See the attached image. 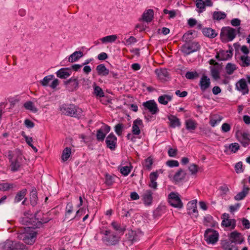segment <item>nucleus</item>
Wrapping results in <instances>:
<instances>
[{"instance_id":"nucleus-25","label":"nucleus","mask_w":250,"mask_h":250,"mask_svg":"<svg viewBox=\"0 0 250 250\" xmlns=\"http://www.w3.org/2000/svg\"><path fill=\"white\" fill-rule=\"evenodd\" d=\"M202 33L204 36L211 39L214 38L217 35L215 30L209 27L203 28Z\"/></svg>"},{"instance_id":"nucleus-55","label":"nucleus","mask_w":250,"mask_h":250,"mask_svg":"<svg viewBox=\"0 0 250 250\" xmlns=\"http://www.w3.org/2000/svg\"><path fill=\"white\" fill-rule=\"evenodd\" d=\"M196 5L200 9L199 12H202L205 8V2L203 0H197Z\"/></svg>"},{"instance_id":"nucleus-12","label":"nucleus","mask_w":250,"mask_h":250,"mask_svg":"<svg viewBox=\"0 0 250 250\" xmlns=\"http://www.w3.org/2000/svg\"><path fill=\"white\" fill-rule=\"evenodd\" d=\"M144 107L148 109L152 114H156L159 111L157 104L154 100H150L143 104Z\"/></svg>"},{"instance_id":"nucleus-45","label":"nucleus","mask_w":250,"mask_h":250,"mask_svg":"<svg viewBox=\"0 0 250 250\" xmlns=\"http://www.w3.org/2000/svg\"><path fill=\"white\" fill-rule=\"evenodd\" d=\"M199 75L196 71H188L185 75L187 79L189 80H194L197 78Z\"/></svg>"},{"instance_id":"nucleus-30","label":"nucleus","mask_w":250,"mask_h":250,"mask_svg":"<svg viewBox=\"0 0 250 250\" xmlns=\"http://www.w3.org/2000/svg\"><path fill=\"white\" fill-rule=\"evenodd\" d=\"M203 223L204 225L212 228L214 227L216 225V222L214 221L213 217L209 214H208L204 217Z\"/></svg>"},{"instance_id":"nucleus-35","label":"nucleus","mask_w":250,"mask_h":250,"mask_svg":"<svg viewBox=\"0 0 250 250\" xmlns=\"http://www.w3.org/2000/svg\"><path fill=\"white\" fill-rule=\"evenodd\" d=\"M71 154V149L70 147H66L62 151V160L65 162L68 160Z\"/></svg>"},{"instance_id":"nucleus-10","label":"nucleus","mask_w":250,"mask_h":250,"mask_svg":"<svg viewBox=\"0 0 250 250\" xmlns=\"http://www.w3.org/2000/svg\"><path fill=\"white\" fill-rule=\"evenodd\" d=\"M143 233L141 231H133L129 230L125 235L126 239L132 244L134 242L140 240V238L142 237Z\"/></svg>"},{"instance_id":"nucleus-56","label":"nucleus","mask_w":250,"mask_h":250,"mask_svg":"<svg viewBox=\"0 0 250 250\" xmlns=\"http://www.w3.org/2000/svg\"><path fill=\"white\" fill-rule=\"evenodd\" d=\"M124 128V125L122 124H118L115 126V131L116 134L120 136L122 134Z\"/></svg>"},{"instance_id":"nucleus-41","label":"nucleus","mask_w":250,"mask_h":250,"mask_svg":"<svg viewBox=\"0 0 250 250\" xmlns=\"http://www.w3.org/2000/svg\"><path fill=\"white\" fill-rule=\"evenodd\" d=\"M237 69L236 65L231 63H228L226 66V71L229 75H231Z\"/></svg>"},{"instance_id":"nucleus-15","label":"nucleus","mask_w":250,"mask_h":250,"mask_svg":"<svg viewBox=\"0 0 250 250\" xmlns=\"http://www.w3.org/2000/svg\"><path fill=\"white\" fill-rule=\"evenodd\" d=\"M153 192L150 190H146L142 195V200L146 206H149L152 204L153 201Z\"/></svg>"},{"instance_id":"nucleus-8","label":"nucleus","mask_w":250,"mask_h":250,"mask_svg":"<svg viewBox=\"0 0 250 250\" xmlns=\"http://www.w3.org/2000/svg\"><path fill=\"white\" fill-rule=\"evenodd\" d=\"M168 203L169 204L174 207L181 208L183 207V203L177 193L173 192H171L168 196Z\"/></svg>"},{"instance_id":"nucleus-36","label":"nucleus","mask_w":250,"mask_h":250,"mask_svg":"<svg viewBox=\"0 0 250 250\" xmlns=\"http://www.w3.org/2000/svg\"><path fill=\"white\" fill-rule=\"evenodd\" d=\"M26 192L27 189L26 188H23L19 191L15 197L14 202L18 203L20 202L25 197Z\"/></svg>"},{"instance_id":"nucleus-48","label":"nucleus","mask_w":250,"mask_h":250,"mask_svg":"<svg viewBox=\"0 0 250 250\" xmlns=\"http://www.w3.org/2000/svg\"><path fill=\"white\" fill-rule=\"evenodd\" d=\"M106 136V133L103 131L102 128H100L97 131L96 139L98 141H104Z\"/></svg>"},{"instance_id":"nucleus-22","label":"nucleus","mask_w":250,"mask_h":250,"mask_svg":"<svg viewBox=\"0 0 250 250\" xmlns=\"http://www.w3.org/2000/svg\"><path fill=\"white\" fill-rule=\"evenodd\" d=\"M153 17V10L149 9L144 11L142 16V20L147 22H150L152 21Z\"/></svg>"},{"instance_id":"nucleus-62","label":"nucleus","mask_w":250,"mask_h":250,"mask_svg":"<svg viewBox=\"0 0 250 250\" xmlns=\"http://www.w3.org/2000/svg\"><path fill=\"white\" fill-rule=\"evenodd\" d=\"M235 169L237 173L243 172L244 169L243 168V163L242 162H239L236 164L235 166Z\"/></svg>"},{"instance_id":"nucleus-14","label":"nucleus","mask_w":250,"mask_h":250,"mask_svg":"<svg viewBox=\"0 0 250 250\" xmlns=\"http://www.w3.org/2000/svg\"><path fill=\"white\" fill-rule=\"evenodd\" d=\"M117 137L113 133H110L106 138L105 143L107 147L111 150H115L117 146Z\"/></svg>"},{"instance_id":"nucleus-23","label":"nucleus","mask_w":250,"mask_h":250,"mask_svg":"<svg viewBox=\"0 0 250 250\" xmlns=\"http://www.w3.org/2000/svg\"><path fill=\"white\" fill-rule=\"evenodd\" d=\"M168 119L169 121V126L172 128L180 127L181 125L180 120L176 116L170 115L168 116Z\"/></svg>"},{"instance_id":"nucleus-7","label":"nucleus","mask_w":250,"mask_h":250,"mask_svg":"<svg viewBox=\"0 0 250 250\" xmlns=\"http://www.w3.org/2000/svg\"><path fill=\"white\" fill-rule=\"evenodd\" d=\"M218 232L211 229H208L204 234L205 240L208 244H215L218 240Z\"/></svg>"},{"instance_id":"nucleus-9","label":"nucleus","mask_w":250,"mask_h":250,"mask_svg":"<svg viewBox=\"0 0 250 250\" xmlns=\"http://www.w3.org/2000/svg\"><path fill=\"white\" fill-rule=\"evenodd\" d=\"M66 88L70 92L77 90L79 86V81L77 78L72 77L69 80L64 81Z\"/></svg>"},{"instance_id":"nucleus-64","label":"nucleus","mask_w":250,"mask_h":250,"mask_svg":"<svg viewBox=\"0 0 250 250\" xmlns=\"http://www.w3.org/2000/svg\"><path fill=\"white\" fill-rule=\"evenodd\" d=\"M178 150L176 148L170 147L167 151L168 155L170 157H175L177 154Z\"/></svg>"},{"instance_id":"nucleus-49","label":"nucleus","mask_w":250,"mask_h":250,"mask_svg":"<svg viewBox=\"0 0 250 250\" xmlns=\"http://www.w3.org/2000/svg\"><path fill=\"white\" fill-rule=\"evenodd\" d=\"M30 199L31 204L32 206L34 207L37 204L38 196L36 191L32 192Z\"/></svg>"},{"instance_id":"nucleus-18","label":"nucleus","mask_w":250,"mask_h":250,"mask_svg":"<svg viewBox=\"0 0 250 250\" xmlns=\"http://www.w3.org/2000/svg\"><path fill=\"white\" fill-rule=\"evenodd\" d=\"M40 213V212L39 211H38L35 213V216L36 217V221L35 226V228L36 229L41 228L43 224L46 223L51 220V218H50L44 217L41 218L39 215Z\"/></svg>"},{"instance_id":"nucleus-47","label":"nucleus","mask_w":250,"mask_h":250,"mask_svg":"<svg viewBox=\"0 0 250 250\" xmlns=\"http://www.w3.org/2000/svg\"><path fill=\"white\" fill-rule=\"evenodd\" d=\"M73 211V206L72 203L71 202L68 203L65 208V218H69V215L72 213Z\"/></svg>"},{"instance_id":"nucleus-20","label":"nucleus","mask_w":250,"mask_h":250,"mask_svg":"<svg viewBox=\"0 0 250 250\" xmlns=\"http://www.w3.org/2000/svg\"><path fill=\"white\" fill-rule=\"evenodd\" d=\"M196 203L197 201L195 200L189 202L188 204V213L190 215H194L195 217H197L198 215Z\"/></svg>"},{"instance_id":"nucleus-21","label":"nucleus","mask_w":250,"mask_h":250,"mask_svg":"<svg viewBox=\"0 0 250 250\" xmlns=\"http://www.w3.org/2000/svg\"><path fill=\"white\" fill-rule=\"evenodd\" d=\"M143 126V121L141 119L138 118L135 120L133 123L132 132L134 135H139L141 133L139 126Z\"/></svg>"},{"instance_id":"nucleus-59","label":"nucleus","mask_w":250,"mask_h":250,"mask_svg":"<svg viewBox=\"0 0 250 250\" xmlns=\"http://www.w3.org/2000/svg\"><path fill=\"white\" fill-rule=\"evenodd\" d=\"M131 171V168L128 166L122 167L120 168V172L124 176H127Z\"/></svg>"},{"instance_id":"nucleus-11","label":"nucleus","mask_w":250,"mask_h":250,"mask_svg":"<svg viewBox=\"0 0 250 250\" xmlns=\"http://www.w3.org/2000/svg\"><path fill=\"white\" fill-rule=\"evenodd\" d=\"M228 237L229 238L228 241L236 245L237 244H241L244 241V238L242 234L237 231L231 232L229 234Z\"/></svg>"},{"instance_id":"nucleus-52","label":"nucleus","mask_w":250,"mask_h":250,"mask_svg":"<svg viewBox=\"0 0 250 250\" xmlns=\"http://www.w3.org/2000/svg\"><path fill=\"white\" fill-rule=\"evenodd\" d=\"M240 60L242 61V66L248 67L250 65V59L248 56H242Z\"/></svg>"},{"instance_id":"nucleus-16","label":"nucleus","mask_w":250,"mask_h":250,"mask_svg":"<svg viewBox=\"0 0 250 250\" xmlns=\"http://www.w3.org/2000/svg\"><path fill=\"white\" fill-rule=\"evenodd\" d=\"M201 90L205 92L210 86V80L208 77L205 75L202 76L199 84Z\"/></svg>"},{"instance_id":"nucleus-24","label":"nucleus","mask_w":250,"mask_h":250,"mask_svg":"<svg viewBox=\"0 0 250 250\" xmlns=\"http://www.w3.org/2000/svg\"><path fill=\"white\" fill-rule=\"evenodd\" d=\"M215 57L219 61H226L231 58V55L228 53V51L222 50L219 51Z\"/></svg>"},{"instance_id":"nucleus-58","label":"nucleus","mask_w":250,"mask_h":250,"mask_svg":"<svg viewBox=\"0 0 250 250\" xmlns=\"http://www.w3.org/2000/svg\"><path fill=\"white\" fill-rule=\"evenodd\" d=\"M198 166L194 164H191L188 167V169L192 175L196 174L198 171Z\"/></svg>"},{"instance_id":"nucleus-54","label":"nucleus","mask_w":250,"mask_h":250,"mask_svg":"<svg viewBox=\"0 0 250 250\" xmlns=\"http://www.w3.org/2000/svg\"><path fill=\"white\" fill-rule=\"evenodd\" d=\"M54 76L53 75H48L45 76L43 80L40 81L41 84L43 86H46L48 85L49 82L51 80Z\"/></svg>"},{"instance_id":"nucleus-61","label":"nucleus","mask_w":250,"mask_h":250,"mask_svg":"<svg viewBox=\"0 0 250 250\" xmlns=\"http://www.w3.org/2000/svg\"><path fill=\"white\" fill-rule=\"evenodd\" d=\"M85 213V209L83 208H81L78 211H77L75 216L73 218H71L70 220H73L75 218L79 219L81 217V216Z\"/></svg>"},{"instance_id":"nucleus-42","label":"nucleus","mask_w":250,"mask_h":250,"mask_svg":"<svg viewBox=\"0 0 250 250\" xmlns=\"http://www.w3.org/2000/svg\"><path fill=\"white\" fill-rule=\"evenodd\" d=\"M14 187H15V185L12 183H4L0 184V190L2 191H7Z\"/></svg>"},{"instance_id":"nucleus-29","label":"nucleus","mask_w":250,"mask_h":250,"mask_svg":"<svg viewBox=\"0 0 250 250\" xmlns=\"http://www.w3.org/2000/svg\"><path fill=\"white\" fill-rule=\"evenodd\" d=\"M186 128L187 130L192 132L197 127V123L193 120L188 119L185 122Z\"/></svg>"},{"instance_id":"nucleus-46","label":"nucleus","mask_w":250,"mask_h":250,"mask_svg":"<svg viewBox=\"0 0 250 250\" xmlns=\"http://www.w3.org/2000/svg\"><path fill=\"white\" fill-rule=\"evenodd\" d=\"M21 166L20 162L18 159H16L15 161H12L10 167L12 171H18Z\"/></svg>"},{"instance_id":"nucleus-32","label":"nucleus","mask_w":250,"mask_h":250,"mask_svg":"<svg viewBox=\"0 0 250 250\" xmlns=\"http://www.w3.org/2000/svg\"><path fill=\"white\" fill-rule=\"evenodd\" d=\"M83 55V54L82 51H75L69 57L68 62H75L82 58Z\"/></svg>"},{"instance_id":"nucleus-43","label":"nucleus","mask_w":250,"mask_h":250,"mask_svg":"<svg viewBox=\"0 0 250 250\" xmlns=\"http://www.w3.org/2000/svg\"><path fill=\"white\" fill-rule=\"evenodd\" d=\"M105 184L110 186L114 183V176L111 175L108 173L105 175Z\"/></svg>"},{"instance_id":"nucleus-19","label":"nucleus","mask_w":250,"mask_h":250,"mask_svg":"<svg viewBox=\"0 0 250 250\" xmlns=\"http://www.w3.org/2000/svg\"><path fill=\"white\" fill-rule=\"evenodd\" d=\"M221 248L223 250H239L238 247L228 240H222L221 241Z\"/></svg>"},{"instance_id":"nucleus-34","label":"nucleus","mask_w":250,"mask_h":250,"mask_svg":"<svg viewBox=\"0 0 250 250\" xmlns=\"http://www.w3.org/2000/svg\"><path fill=\"white\" fill-rule=\"evenodd\" d=\"M172 98V97L170 95L164 94L158 98V102L162 104L166 105L168 102L171 101Z\"/></svg>"},{"instance_id":"nucleus-6","label":"nucleus","mask_w":250,"mask_h":250,"mask_svg":"<svg viewBox=\"0 0 250 250\" xmlns=\"http://www.w3.org/2000/svg\"><path fill=\"white\" fill-rule=\"evenodd\" d=\"M200 49V45L197 42L186 43L181 47V51L185 56L196 52Z\"/></svg>"},{"instance_id":"nucleus-17","label":"nucleus","mask_w":250,"mask_h":250,"mask_svg":"<svg viewBox=\"0 0 250 250\" xmlns=\"http://www.w3.org/2000/svg\"><path fill=\"white\" fill-rule=\"evenodd\" d=\"M72 71L70 68L63 67L60 69L56 73L57 76L62 79H65L71 74Z\"/></svg>"},{"instance_id":"nucleus-28","label":"nucleus","mask_w":250,"mask_h":250,"mask_svg":"<svg viewBox=\"0 0 250 250\" xmlns=\"http://www.w3.org/2000/svg\"><path fill=\"white\" fill-rule=\"evenodd\" d=\"M187 175V173L183 169L180 168L174 174L173 179L177 182L184 180Z\"/></svg>"},{"instance_id":"nucleus-26","label":"nucleus","mask_w":250,"mask_h":250,"mask_svg":"<svg viewBox=\"0 0 250 250\" xmlns=\"http://www.w3.org/2000/svg\"><path fill=\"white\" fill-rule=\"evenodd\" d=\"M96 71L100 76H105L109 74V70L105 67L104 64H99L96 66Z\"/></svg>"},{"instance_id":"nucleus-4","label":"nucleus","mask_w":250,"mask_h":250,"mask_svg":"<svg viewBox=\"0 0 250 250\" xmlns=\"http://www.w3.org/2000/svg\"><path fill=\"white\" fill-rule=\"evenodd\" d=\"M101 233L104 235L102 241L107 246L115 245L119 241V237L115 234H111L110 230L101 231Z\"/></svg>"},{"instance_id":"nucleus-51","label":"nucleus","mask_w":250,"mask_h":250,"mask_svg":"<svg viewBox=\"0 0 250 250\" xmlns=\"http://www.w3.org/2000/svg\"><path fill=\"white\" fill-rule=\"evenodd\" d=\"M94 94L97 97H103L104 94L102 89L99 86H95L94 88Z\"/></svg>"},{"instance_id":"nucleus-53","label":"nucleus","mask_w":250,"mask_h":250,"mask_svg":"<svg viewBox=\"0 0 250 250\" xmlns=\"http://www.w3.org/2000/svg\"><path fill=\"white\" fill-rule=\"evenodd\" d=\"M153 161L151 157H148L145 160L144 167L146 169L150 170L151 169L152 165L153 164Z\"/></svg>"},{"instance_id":"nucleus-60","label":"nucleus","mask_w":250,"mask_h":250,"mask_svg":"<svg viewBox=\"0 0 250 250\" xmlns=\"http://www.w3.org/2000/svg\"><path fill=\"white\" fill-rule=\"evenodd\" d=\"M111 226L114 229L121 232H124L125 230V229L122 228L120 225L116 222H113L111 223Z\"/></svg>"},{"instance_id":"nucleus-31","label":"nucleus","mask_w":250,"mask_h":250,"mask_svg":"<svg viewBox=\"0 0 250 250\" xmlns=\"http://www.w3.org/2000/svg\"><path fill=\"white\" fill-rule=\"evenodd\" d=\"M37 232H33L32 233H27L25 238L24 240V242L28 245H32L35 242L36 237L37 236Z\"/></svg>"},{"instance_id":"nucleus-2","label":"nucleus","mask_w":250,"mask_h":250,"mask_svg":"<svg viewBox=\"0 0 250 250\" xmlns=\"http://www.w3.org/2000/svg\"><path fill=\"white\" fill-rule=\"evenodd\" d=\"M236 30L229 26L223 27L221 30L220 39L222 42L232 41L236 37Z\"/></svg>"},{"instance_id":"nucleus-38","label":"nucleus","mask_w":250,"mask_h":250,"mask_svg":"<svg viewBox=\"0 0 250 250\" xmlns=\"http://www.w3.org/2000/svg\"><path fill=\"white\" fill-rule=\"evenodd\" d=\"M24 108L27 110L32 111V112L36 113L38 111V109L36 108L31 101H28L25 102L23 105Z\"/></svg>"},{"instance_id":"nucleus-50","label":"nucleus","mask_w":250,"mask_h":250,"mask_svg":"<svg viewBox=\"0 0 250 250\" xmlns=\"http://www.w3.org/2000/svg\"><path fill=\"white\" fill-rule=\"evenodd\" d=\"M210 71L211 75L214 80H218L220 79V77L219 72L216 68L211 67Z\"/></svg>"},{"instance_id":"nucleus-44","label":"nucleus","mask_w":250,"mask_h":250,"mask_svg":"<svg viewBox=\"0 0 250 250\" xmlns=\"http://www.w3.org/2000/svg\"><path fill=\"white\" fill-rule=\"evenodd\" d=\"M193 33L191 31H188L183 36V40L186 43H189L193 39Z\"/></svg>"},{"instance_id":"nucleus-3","label":"nucleus","mask_w":250,"mask_h":250,"mask_svg":"<svg viewBox=\"0 0 250 250\" xmlns=\"http://www.w3.org/2000/svg\"><path fill=\"white\" fill-rule=\"evenodd\" d=\"M19 221L22 225L29 226V228L36 229L35 225L36 221L35 214L31 213L30 210L25 211L23 213V216L20 218Z\"/></svg>"},{"instance_id":"nucleus-37","label":"nucleus","mask_w":250,"mask_h":250,"mask_svg":"<svg viewBox=\"0 0 250 250\" xmlns=\"http://www.w3.org/2000/svg\"><path fill=\"white\" fill-rule=\"evenodd\" d=\"M222 225L225 227H230L231 229H234L236 227V220L234 219H228V220H223Z\"/></svg>"},{"instance_id":"nucleus-5","label":"nucleus","mask_w":250,"mask_h":250,"mask_svg":"<svg viewBox=\"0 0 250 250\" xmlns=\"http://www.w3.org/2000/svg\"><path fill=\"white\" fill-rule=\"evenodd\" d=\"M2 248L4 250H27L24 244L10 240L3 243Z\"/></svg>"},{"instance_id":"nucleus-13","label":"nucleus","mask_w":250,"mask_h":250,"mask_svg":"<svg viewBox=\"0 0 250 250\" xmlns=\"http://www.w3.org/2000/svg\"><path fill=\"white\" fill-rule=\"evenodd\" d=\"M236 89L242 93L243 95L247 94L249 93V90L247 83V82L245 79H241L235 84Z\"/></svg>"},{"instance_id":"nucleus-57","label":"nucleus","mask_w":250,"mask_h":250,"mask_svg":"<svg viewBox=\"0 0 250 250\" xmlns=\"http://www.w3.org/2000/svg\"><path fill=\"white\" fill-rule=\"evenodd\" d=\"M229 148L233 153H236L240 149V146L237 143H231L229 146Z\"/></svg>"},{"instance_id":"nucleus-40","label":"nucleus","mask_w":250,"mask_h":250,"mask_svg":"<svg viewBox=\"0 0 250 250\" xmlns=\"http://www.w3.org/2000/svg\"><path fill=\"white\" fill-rule=\"evenodd\" d=\"M226 17V14L221 11H215L213 13V19L217 21L223 20Z\"/></svg>"},{"instance_id":"nucleus-39","label":"nucleus","mask_w":250,"mask_h":250,"mask_svg":"<svg viewBox=\"0 0 250 250\" xmlns=\"http://www.w3.org/2000/svg\"><path fill=\"white\" fill-rule=\"evenodd\" d=\"M117 39V36L116 35H112L105 36L101 38L100 40L102 42H113Z\"/></svg>"},{"instance_id":"nucleus-27","label":"nucleus","mask_w":250,"mask_h":250,"mask_svg":"<svg viewBox=\"0 0 250 250\" xmlns=\"http://www.w3.org/2000/svg\"><path fill=\"white\" fill-rule=\"evenodd\" d=\"M156 74L157 75L158 78L162 80H166L167 78L168 77L169 73L166 68L163 69H156L155 70Z\"/></svg>"},{"instance_id":"nucleus-33","label":"nucleus","mask_w":250,"mask_h":250,"mask_svg":"<svg viewBox=\"0 0 250 250\" xmlns=\"http://www.w3.org/2000/svg\"><path fill=\"white\" fill-rule=\"evenodd\" d=\"M250 188L248 187H244L243 190L237 193L234 196V199L239 201L243 199L248 193Z\"/></svg>"},{"instance_id":"nucleus-1","label":"nucleus","mask_w":250,"mask_h":250,"mask_svg":"<svg viewBox=\"0 0 250 250\" xmlns=\"http://www.w3.org/2000/svg\"><path fill=\"white\" fill-rule=\"evenodd\" d=\"M60 109L64 115L77 119L83 116L82 109L73 104H63L60 107Z\"/></svg>"},{"instance_id":"nucleus-63","label":"nucleus","mask_w":250,"mask_h":250,"mask_svg":"<svg viewBox=\"0 0 250 250\" xmlns=\"http://www.w3.org/2000/svg\"><path fill=\"white\" fill-rule=\"evenodd\" d=\"M222 119V117L218 116L217 118H211L209 121V124L211 126L214 127L215 125L219 123Z\"/></svg>"}]
</instances>
